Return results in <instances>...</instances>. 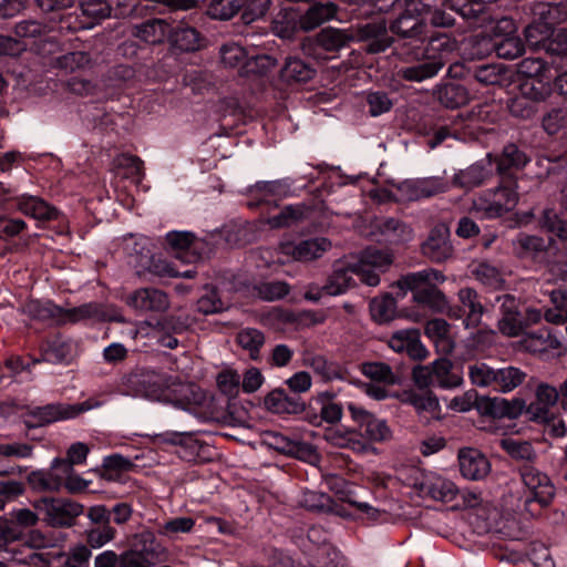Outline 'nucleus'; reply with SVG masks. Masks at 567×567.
<instances>
[{
    "label": "nucleus",
    "instance_id": "37998d69",
    "mask_svg": "<svg viewBox=\"0 0 567 567\" xmlns=\"http://www.w3.org/2000/svg\"><path fill=\"white\" fill-rule=\"evenodd\" d=\"M173 45L185 52L195 51L200 48V35L195 28L176 27L171 34Z\"/></svg>",
    "mask_w": 567,
    "mask_h": 567
},
{
    "label": "nucleus",
    "instance_id": "49530a36",
    "mask_svg": "<svg viewBox=\"0 0 567 567\" xmlns=\"http://www.w3.org/2000/svg\"><path fill=\"white\" fill-rule=\"evenodd\" d=\"M495 370L485 362H474L468 364L467 374L471 383L477 388H489L494 390Z\"/></svg>",
    "mask_w": 567,
    "mask_h": 567
},
{
    "label": "nucleus",
    "instance_id": "aec40b11",
    "mask_svg": "<svg viewBox=\"0 0 567 567\" xmlns=\"http://www.w3.org/2000/svg\"><path fill=\"white\" fill-rule=\"evenodd\" d=\"M458 465L461 474L471 481L485 478L491 472V463L477 449L464 447L458 451Z\"/></svg>",
    "mask_w": 567,
    "mask_h": 567
},
{
    "label": "nucleus",
    "instance_id": "4be33fe9",
    "mask_svg": "<svg viewBox=\"0 0 567 567\" xmlns=\"http://www.w3.org/2000/svg\"><path fill=\"white\" fill-rule=\"evenodd\" d=\"M358 38L368 41L367 51L370 53L383 52L392 43L384 21H373L359 27Z\"/></svg>",
    "mask_w": 567,
    "mask_h": 567
},
{
    "label": "nucleus",
    "instance_id": "f704fd0d",
    "mask_svg": "<svg viewBox=\"0 0 567 567\" xmlns=\"http://www.w3.org/2000/svg\"><path fill=\"white\" fill-rule=\"evenodd\" d=\"M130 550L138 551V555L148 560L159 558L164 554V547L157 542L155 534L144 528L133 536L132 548Z\"/></svg>",
    "mask_w": 567,
    "mask_h": 567
},
{
    "label": "nucleus",
    "instance_id": "cd10ccee",
    "mask_svg": "<svg viewBox=\"0 0 567 567\" xmlns=\"http://www.w3.org/2000/svg\"><path fill=\"white\" fill-rule=\"evenodd\" d=\"M460 310L465 315L464 324L466 328H474L481 323L484 307L477 292L472 288H462L458 293Z\"/></svg>",
    "mask_w": 567,
    "mask_h": 567
},
{
    "label": "nucleus",
    "instance_id": "6ab92c4d",
    "mask_svg": "<svg viewBox=\"0 0 567 567\" xmlns=\"http://www.w3.org/2000/svg\"><path fill=\"white\" fill-rule=\"evenodd\" d=\"M388 344L395 352H406L413 360L422 361L429 357V351L422 343L417 329L395 331L390 337Z\"/></svg>",
    "mask_w": 567,
    "mask_h": 567
},
{
    "label": "nucleus",
    "instance_id": "b1692460",
    "mask_svg": "<svg viewBox=\"0 0 567 567\" xmlns=\"http://www.w3.org/2000/svg\"><path fill=\"white\" fill-rule=\"evenodd\" d=\"M338 7L333 2H318L300 14V30L308 32L336 18Z\"/></svg>",
    "mask_w": 567,
    "mask_h": 567
},
{
    "label": "nucleus",
    "instance_id": "f257e3e1",
    "mask_svg": "<svg viewBox=\"0 0 567 567\" xmlns=\"http://www.w3.org/2000/svg\"><path fill=\"white\" fill-rule=\"evenodd\" d=\"M455 50V41L445 34L432 38L424 49V61L415 65L405 66L398 71V75L405 81L422 82L434 78L445 65L449 55Z\"/></svg>",
    "mask_w": 567,
    "mask_h": 567
},
{
    "label": "nucleus",
    "instance_id": "e433bc0d",
    "mask_svg": "<svg viewBox=\"0 0 567 567\" xmlns=\"http://www.w3.org/2000/svg\"><path fill=\"white\" fill-rule=\"evenodd\" d=\"M536 399L537 404H530L528 411L537 419H546L548 408L555 405L560 399V390L558 391L551 385L542 383L537 386Z\"/></svg>",
    "mask_w": 567,
    "mask_h": 567
},
{
    "label": "nucleus",
    "instance_id": "8fccbe9b",
    "mask_svg": "<svg viewBox=\"0 0 567 567\" xmlns=\"http://www.w3.org/2000/svg\"><path fill=\"white\" fill-rule=\"evenodd\" d=\"M549 81L550 78L526 79L520 84L522 96L526 97L532 103L546 100L551 92Z\"/></svg>",
    "mask_w": 567,
    "mask_h": 567
},
{
    "label": "nucleus",
    "instance_id": "a19ab883",
    "mask_svg": "<svg viewBox=\"0 0 567 567\" xmlns=\"http://www.w3.org/2000/svg\"><path fill=\"white\" fill-rule=\"evenodd\" d=\"M354 37L347 30L326 28L317 35L318 44L326 51H338L347 47Z\"/></svg>",
    "mask_w": 567,
    "mask_h": 567
},
{
    "label": "nucleus",
    "instance_id": "20e7f679",
    "mask_svg": "<svg viewBox=\"0 0 567 567\" xmlns=\"http://www.w3.org/2000/svg\"><path fill=\"white\" fill-rule=\"evenodd\" d=\"M332 248V243L327 237H311L299 240H282L277 247L280 255L278 261L311 262L320 259Z\"/></svg>",
    "mask_w": 567,
    "mask_h": 567
},
{
    "label": "nucleus",
    "instance_id": "c9c22d12",
    "mask_svg": "<svg viewBox=\"0 0 567 567\" xmlns=\"http://www.w3.org/2000/svg\"><path fill=\"white\" fill-rule=\"evenodd\" d=\"M434 381L442 389H453L463 384L461 373L453 370V363L446 358H440L433 361Z\"/></svg>",
    "mask_w": 567,
    "mask_h": 567
},
{
    "label": "nucleus",
    "instance_id": "dca6fc26",
    "mask_svg": "<svg viewBox=\"0 0 567 567\" xmlns=\"http://www.w3.org/2000/svg\"><path fill=\"white\" fill-rule=\"evenodd\" d=\"M421 251L433 262H443L451 258L454 250L450 240L449 227L444 224L434 226L422 243Z\"/></svg>",
    "mask_w": 567,
    "mask_h": 567
},
{
    "label": "nucleus",
    "instance_id": "7ed1b4c3",
    "mask_svg": "<svg viewBox=\"0 0 567 567\" xmlns=\"http://www.w3.org/2000/svg\"><path fill=\"white\" fill-rule=\"evenodd\" d=\"M394 256L390 250L369 248L350 261V270L360 281L369 287L380 284V274L385 272L393 264Z\"/></svg>",
    "mask_w": 567,
    "mask_h": 567
},
{
    "label": "nucleus",
    "instance_id": "864d4df0",
    "mask_svg": "<svg viewBox=\"0 0 567 567\" xmlns=\"http://www.w3.org/2000/svg\"><path fill=\"white\" fill-rule=\"evenodd\" d=\"M165 23L162 20H148L135 27V37L146 43H159L165 38Z\"/></svg>",
    "mask_w": 567,
    "mask_h": 567
},
{
    "label": "nucleus",
    "instance_id": "603ef678",
    "mask_svg": "<svg viewBox=\"0 0 567 567\" xmlns=\"http://www.w3.org/2000/svg\"><path fill=\"white\" fill-rule=\"evenodd\" d=\"M515 251L520 257H532L546 249V243L543 238L520 233L513 241Z\"/></svg>",
    "mask_w": 567,
    "mask_h": 567
},
{
    "label": "nucleus",
    "instance_id": "052dcab7",
    "mask_svg": "<svg viewBox=\"0 0 567 567\" xmlns=\"http://www.w3.org/2000/svg\"><path fill=\"white\" fill-rule=\"evenodd\" d=\"M220 61L227 68H236L244 63L247 64L248 53L245 48L236 42L224 44L220 50Z\"/></svg>",
    "mask_w": 567,
    "mask_h": 567
},
{
    "label": "nucleus",
    "instance_id": "69168bd1",
    "mask_svg": "<svg viewBox=\"0 0 567 567\" xmlns=\"http://www.w3.org/2000/svg\"><path fill=\"white\" fill-rule=\"evenodd\" d=\"M13 560L25 567H50L52 563L50 554L24 547L13 556Z\"/></svg>",
    "mask_w": 567,
    "mask_h": 567
},
{
    "label": "nucleus",
    "instance_id": "423d86ee",
    "mask_svg": "<svg viewBox=\"0 0 567 567\" xmlns=\"http://www.w3.org/2000/svg\"><path fill=\"white\" fill-rule=\"evenodd\" d=\"M516 188V183L512 182L508 186L502 185L483 192L473 200V210L481 213L486 218L502 216L516 207L518 203Z\"/></svg>",
    "mask_w": 567,
    "mask_h": 567
},
{
    "label": "nucleus",
    "instance_id": "4c0bfd02",
    "mask_svg": "<svg viewBox=\"0 0 567 567\" xmlns=\"http://www.w3.org/2000/svg\"><path fill=\"white\" fill-rule=\"evenodd\" d=\"M526 409V403L523 399L507 400L504 398H493L487 401L486 412L495 416H507L511 419L518 417Z\"/></svg>",
    "mask_w": 567,
    "mask_h": 567
},
{
    "label": "nucleus",
    "instance_id": "f8f14e48",
    "mask_svg": "<svg viewBox=\"0 0 567 567\" xmlns=\"http://www.w3.org/2000/svg\"><path fill=\"white\" fill-rule=\"evenodd\" d=\"M451 184L439 176L414 178L398 185L399 196L403 200L413 202L429 198L450 189Z\"/></svg>",
    "mask_w": 567,
    "mask_h": 567
},
{
    "label": "nucleus",
    "instance_id": "6e6d98bb",
    "mask_svg": "<svg viewBox=\"0 0 567 567\" xmlns=\"http://www.w3.org/2000/svg\"><path fill=\"white\" fill-rule=\"evenodd\" d=\"M245 0H210L208 4V14L213 19L229 20L244 6Z\"/></svg>",
    "mask_w": 567,
    "mask_h": 567
},
{
    "label": "nucleus",
    "instance_id": "bf43d9fd",
    "mask_svg": "<svg viewBox=\"0 0 567 567\" xmlns=\"http://www.w3.org/2000/svg\"><path fill=\"white\" fill-rule=\"evenodd\" d=\"M361 372L373 381L388 384H394L396 382V377L392 368L384 362H365L361 365Z\"/></svg>",
    "mask_w": 567,
    "mask_h": 567
},
{
    "label": "nucleus",
    "instance_id": "c85d7f7f",
    "mask_svg": "<svg viewBox=\"0 0 567 567\" xmlns=\"http://www.w3.org/2000/svg\"><path fill=\"white\" fill-rule=\"evenodd\" d=\"M424 333L436 346L437 350L444 354H450L455 348V342L450 333V324L441 318L429 320L424 328Z\"/></svg>",
    "mask_w": 567,
    "mask_h": 567
},
{
    "label": "nucleus",
    "instance_id": "de8ad7c7",
    "mask_svg": "<svg viewBox=\"0 0 567 567\" xmlns=\"http://www.w3.org/2000/svg\"><path fill=\"white\" fill-rule=\"evenodd\" d=\"M435 285L436 284H430L427 287H424V289L413 293V300L434 311L441 312L447 307V300Z\"/></svg>",
    "mask_w": 567,
    "mask_h": 567
},
{
    "label": "nucleus",
    "instance_id": "338daca9",
    "mask_svg": "<svg viewBox=\"0 0 567 567\" xmlns=\"http://www.w3.org/2000/svg\"><path fill=\"white\" fill-rule=\"evenodd\" d=\"M370 310L375 320L380 322L389 321L395 313V300L389 295L374 298L370 303Z\"/></svg>",
    "mask_w": 567,
    "mask_h": 567
},
{
    "label": "nucleus",
    "instance_id": "6e6552de",
    "mask_svg": "<svg viewBox=\"0 0 567 567\" xmlns=\"http://www.w3.org/2000/svg\"><path fill=\"white\" fill-rule=\"evenodd\" d=\"M35 508L44 522L52 527H71L83 513V505L64 498L43 497L35 502Z\"/></svg>",
    "mask_w": 567,
    "mask_h": 567
},
{
    "label": "nucleus",
    "instance_id": "a211bd4d",
    "mask_svg": "<svg viewBox=\"0 0 567 567\" xmlns=\"http://www.w3.org/2000/svg\"><path fill=\"white\" fill-rule=\"evenodd\" d=\"M126 303L141 312H164L169 308L168 296L156 288H140L126 297Z\"/></svg>",
    "mask_w": 567,
    "mask_h": 567
},
{
    "label": "nucleus",
    "instance_id": "f3484780",
    "mask_svg": "<svg viewBox=\"0 0 567 567\" xmlns=\"http://www.w3.org/2000/svg\"><path fill=\"white\" fill-rule=\"evenodd\" d=\"M396 398L401 403L413 406L417 415L426 422L440 419L441 405L437 396L431 391L409 389L399 393Z\"/></svg>",
    "mask_w": 567,
    "mask_h": 567
},
{
    "label": "nucleus",
    "instance_id": "412c9836",
    "mask_svg": "<svg viewBox=\"0 0 567 567\" xmlns=\"http://www.w3.org/2000/svg\"><path fill=\"white\" fill-rule=\"evenodd\" d=\"M19 212L39 221L58 218L59 212L39 196L22 194L14 198Z\"/></svg>",
    "mask_w": 567,
    "mask_h": 567
},
{
    "label": "nucleus",
    "instance_id": "4d7b16f0",
    "mask_svg": "<svg viewBox=\"0 0 567 567\" xmlns=\"http://www.w3.org/2000/svg\"><path fill=\"white\" fill-rule=\"evenodd\" d=\"M237 342L243 349L249 351L252 359H257L259 349L265 343V337L258 329L246 328L238 332Z\"/></svg>",
    "mask_w": 567,
    "mask_h": 567
},
{
    "label": "nucleus",
    "instance_id": "79ce46f5",
    "mask_svg": "<svg viewBox=\"0 0 567 567\" xmlns=\"http://www.w3.org/2000/svg\"><path fill=\"white\" fill-rule=\"evenodd\" d=\"M499 445L512 458L526 462V464H532L537 457L533 445L527 441L505 437L499 441Z\"/></svg>",
    "mask_w": 567,
    "mask_h": 567
},
{
    "label": "nucleus",
    "instance_id": "a878e982",
    "mask_svg": "<svg viewBox=\"0 0 567 567\" xmlns=\"http://www.w3.org/2000/svg\"><path fill=\"white\" fill-rule=\"evenodd\" d=\"M167 244L176 250L178 258H185L188 252H194L193 258H187L188 261H195L200 258V255H195L200 250L205 243L202 239L195 237L190 231H169L166 234Z\"/></svg>",
    "mask_w": 567,
    "mask_h": 567
},
{
    "label": "nucleus",
    "instance_id": "4468645a",
    "mask_svg": "<svg viewBox=\"0 0 567 567\" xmlns=\"http://www.w3.org/2000/svg\"><path fill=\"white\" fill-rule=\"evenodd\" d=\"M375 234L390 246H408L415 238L412 225L398 217H383L374 224Z\"/></svg>",
    "mask_w": 567,
    "mask_h": 567
},
{
    "label": "nucleus",
    "instance_id": "473e14b6",
    "mask_svg": "<svg viewBox=\"0 0 567 567\" xmlns=\"http://www.w3.org/2000/svg\"><path fill=\"white\" fill-rule=\"evenodd\" d=\"M522 346L532 353H542L560 348V341L549 329L544 328L537 332L526 333L522 339Z\"/></svg>",
    "mask_w": 567,
    "mask_h": 567
},
{
    "label": "nucleus",
    "instance_id": "1a4fd4ad",
    "mask_svg": "<svg viewBox=\"0 0 567 567\" xmlns=\"http://www.w3.org/2000/svg\"><path fill=\"white\" fill-rule=\"evenodd\" d=\"M519 474L527 489L525 503L537 502L546 506L551 502L555 496V487L547 474L532 464L522 465L519 467Z\"/></svg>",
    "mask_w": 567,
    "mask_h": 567
},
{
    "label": "nucleus",
    "instance_id": "0eeeda50",
    "mask_svg": "<svg viewBox=\"0 0 567 567\" xmlns=\"http://www.w3.org/2000/svg\"><path fill=\"white\" fill-rule=\"evenodd\" d=\"M80 9L81 18L73 13L63 14L54 29L60 32L91 29L111 14V7L105 0H81Z\"/></svg>",
    "mask_w": 567,
    "mask_h": 567
},
{
    "label": "nucleus",
    "instance_id": "bb28decb",
    "mask_svg": "<svg viewBox=\"0 0 567 567\" xmlns=\"http://www.w3.org/2000/svg\"><path fill=\"white\" fill-rule=\"evenodd\" d=\"M265 406L277 414H298L305 410V404L296 396H289L285 390L275 389L265 396Z\"/></svg>",
    "mask_w": 567,
    "mask_h": 567
},
{
    "label": "nucleus",
    "instance_id": "5701e85b",
    "mask_svg": "<svg viewBox=\"0 0 567 567\" xmlns=\"http://www.w3.org/2000/svg\"><path fill=\"white\" fill-rule=\"evenodd\" d=\"M424 20L425 18L417 11H410L406 2L404 12L396 18L390 29L401 38L421 40L425 29Z\"/></svg>",
    "mask_w": 567,
    "mask_h": 567
},
{
    "label": "nucleus",
    "instance_id": "0e129e2a",
    "mask_svg": "<svg viewBox=\"0 0 567 567\" xmlns=\"http://www.w3.org/2000/svg\"><path fill=\"white\" fill-rule=\"evenodd\" d=\"M473 275L483 285L494 289L501 288L504 282L498 268L486 261L480 262L473 270Z\"/></svg>",
    "mask_w": 567,
    "mask_h": 567
},
{
    "label": "nucleus",
    "instance_id": "39448f33",
    "mask_svg": "<svg viewBox=\"0 0 567 567\" xmlns=\"http://www.w3.org/2000/svg\"><path fill=\"white\" fill-rule=\"evenodd\" d=\"M102 403L95 399H87L81 403H53L32 409L25 423L28 426H43L53 422L74 419L83 412L97 409Z\"/></svg>",
    "mask_w": 567,
    "mask_h": 567
},
{
    "label": "nucleus",
    "instance_id": "ddd939ff",
    "mask_svg": "<svg viewBox=\"0 0 567 567\" xmlns=\"http://www.w3.org/2000/svg\"><path fill=\"white\" fill-rule=\"evenodd\" d=\"M357 285L352 271L350 270L349 260H338L333 265L332 272L327 279L326 285L320 291L313 293L307 291L305 293L306 299L311 301H318L322 295L327 296H339L347 292L350 288Z\"/></svg>",
    "mask_w": 567,
    "mask_h": 567
},
{
    "label": "nucleus",
    "instance_id": "9b49d317",
    "mask_svg": "<svg viewBox=\"0 0 567 567\" xmlns=\"http://www.w3.org/2000/svg\"><path fill=\"white\" fill-rule=\"evenodd\" d=\"M347 409L365 440L383 442L391 439L392 432L385 420L375 417L371 412L354 402H349Z\"/></svg>",
    "mask_w": 567,
    "mask_h": 567
},
{
    "label": "nucleus",
    "instance_id": "a18cd8bd",
    "mask_svg": "<svg viewBox=\"0 0 567 567\" xmlns=\"http://www.w3.org/2000/svg\"><path fill=\"white\" fill-rule=\"evenodd\" d=\"M451 8L464 19L472 21L474 25H481L485 21V6L477 0H452Z\"/></svg>",
    "mask_w": 567,
    "mask_h": 567
},
{
    "label": "nucleus",
    "instance_id": "393cba45",
    "mask_svg": "<svg viewBox=\"0 0 567 567\" xmlns=\"http://www.w3.org/2000/svg\"><path fill=\"white\" fill-rule=\"evenodd\" d=\"M445 279V276L440 270L425 268L420 271L409 272L402 276L398 280L396 286L402 290H410L413 293H416L430 284H442Z\"/></svg>",
    "mask_w": 567,
    "mask_h": 567
},
{
    "label": "nucleus",
    "instance_id": "3c124183",
    "mask_svg": "<svg viewBox=\"0 0 567 567\" xmlns=\"http://www.w3.org/2000/svg\"><path fill=\"white\" fill-rule=\"evenodd\" d=\"M86 546L90 549H99L113 542L116 537V529L111 524L104 526L89 527L84 532Z\"/></svg>",
    "mask_w": 567,
    "mask_h": 567
},
{
    "label": "nucleus",
    "instance_id": "72a5a7b5",
    "mask_svg": "<svg viewBox=\"0 0 567 567\" xmlns=\"http://www.w3.org/2000/svg\"><path fill=\"white\" fill-rule=\"evenodd\" d=\"M488 176V171L483 163H475L464 169L457 171L452 179V186L471 190L480 186Z\"/></svg>",
    "mask_w": 567,
    "mask_h": 567
},
{
    "label": "nucleus",
    "instance_id": "7c9ffc66",
    "mask_svg": "<svg viewBox=\"0 0 567 567\" xmlns=\"http://www.w3.org/2000/svg\"><path fill=\"white\" fill-rule=\"evenodd\" d=\"M73 357V344L70 339L58 336L47 342L42 351V360L49 363H69Z\"/></svg>",
    "mask_w": 567,
    "mask_h": 567
},
{
    "label": "nucleus",
    "instance_id": "e2e57ef3",
    "mask_svg": "<svg viewBox=\"0 0 567 567\" xmlns=\"http://www.w3.org/2000/svg\"><path fill=\"white\" fill-rule=\"evenodd\" d=\"M494 49L499 58L508 60L516 59L524 53V44L516 33L496 41Z\"/></svg>",
    "mask_w": 567,
    "mask_h": 567
},
{
    "label": "nucleus",
    "instance_id": "5fc2aeb1",
    "mask_svg": "<svg viewBox=\"0 0 567 567\" xmlns=\"http://www.w3.org/2000/svg\"><path fill=\"white\" fill-rule=\"evenodd\" d=\"M474 78L484 85H499L506 79L503 64H483L474 70Z\"/></svg>",
    "mask_w": 567,
    "mask_h": 567
},
{
    "label": "nucleus",
    "instance_id": "774afa93",
    "mask_svg": "<svg viewBox=\"0 0 567 567\" xmlns=\"http://www.w3.org/2000/svg\"><path fill=\"white\" fill-rule=\"evenodd\" d=\"M91 549L82 544L71 546L65 554V560L62 567H90Z\"/></svg>",
    "mask_w": 567,
    "mask_h": 567
},
{
    "label": "nucleus",
    "instance_id": "ea45409f",
    "mask_svg": "<svg viewBox=\"0 0 567 567\" xmlns=\"http://www.w3.org/2000/svg\"><path fill=\"white\" fill-rule=\"evenodd\" d=\"M495 162L498 173L505 174L511 168H523L529 162V158L517 145L507 144L504 146L502 154L495 157Z\"/></svg>",
    "mask_w": 567,
    "mask_h": 567
},
{
    "label": "nucleus",
    "instance_id": "f03ea898",
    "mask_svg": "<svg viewBox=\"0 0 567 567\" xmlns=\"http://www.w3.org/2000/svg\"><path fill=\"white\" fill-rule=\"evenodd\" d=\"M174 385L176 380L173 377L145 368L136 369L122 378L125 394L151 400H168V391Z\"/></svg>",
    "mask_w": 567,
    "mask_h": 567
},
{
    "label": "nucleus",
    "instance_id": "13d9d810",
    "mask_svg": "<svg viewBox=\"0 0 567 567\" xmlns=\"http://www.w3.org/2000/svg\"><path fill=\"white\" fill-rule=\"evenodd\" d=\"M33 456V445L24 442L0 443V463L3 461L28 460Z\"/></svg>",
    "mask_w": 567,
    "mask_h": 567
},
{
    "label": "nucleus",
    "instance_id": "2eb2a0df",
    "mask_svg": "<svg viewBox=\"0 0 567 567\" xmlns=\"http://www.w3.org/2000/svg\"><path fill=\"white\" fill-rule=\"evenodd\" d=\"M414 472L420 474V477H416L413 483L414 487H416L420 493L427 495L435 501L445 503L452 502L456 497L458 489L451 480L433 472Z\"/></svg>",
    "mask_w": 567,
    "mask_h": 567
},
{
    "label": "nucleus",
    "instance_id": "c756f323",
    "mask_svg": "<svg viewBox=\"0 0 567 567\" xmlns=\"http://www.w3.org/2000/svg\"><path fill=\"white\" fill-rule=\"evenodd\" d=\"M527 378L526 371L515 365L496 368L494 391L509 393L522 385Z\"/></svg>",
    "mask_w": 567,
    "mask_h": 567
},
{
    "label": "nucleus",
    "instance_id": "c03bdc74",
    "mask_svg": "<svg viewBox=\"0 0 567 567\" xmlns=\"http://www.w3.org/2000/svg\"><path fill=\"white\" fill-rule=\"evenodd\" d=\"M313 69L298 58H288L281 70V76L286 81L307 82L312 79Z\"/></svg>",
    "mask_w": 567,
    "mask_h": 567
},
{
    "label": "nucleus",
    "instance_id": "680f3d73",
    "mask_svg": "<svg viewBox=\"0 0 567 567\" xmlns=\"http://www.w3.org/2000/svg\"><path fill=\"white\" fill-rule=\"evenodd\" d=\"M195 526V519L188 516H181L168 519L159 525L158 533L168 538H175L179 534L190 533Z\"/></svg>",
    "mask_w": 567,
    "mask_h": 567
},
{
    "label": "nucleus",
    "instance_id": "9d476101",
    "mask_svg": "<svg viewBox=\"0 0 567 567\" xmlns=\"http://www.w3.org/2000/svg\"><path fill=\"white\" fill-rule=\"evenodd\" d=\"M558 12L557 7L548 3H540L536 8L535 14L538 17L525 28L526 42L532 48H545L553 37L555 16Z\"/></svg>",
    "mask_w": 567,
    "mask_h": 567
},
{
    "label": "nucleus",
    "instance_id": "09e8293b",
    "mask_svg": "<svg viewBox=\"0 0 567 567\" xmlns=\"http://www.w3.org/2000/svg\"><path fill=\"white\" fill-rule=\"evenodd\" d=\"M28 483L35 492H59L61 489L60 477L53 475L50 468L31 472Z\"/></svg>",
    "mask_w": 567,
    "mask_h": 567
},
{
    "label": "nucleus",
    "instance_id": "58836bf2",
    "mask_svg": "<svg viewBox=\"0 0 567 567\" xmlns=\"http://www.w3.org/2000/svg\"><path fill=\"white\" fill-rule=\"evenodd\" d=\"M299 17L295 10H281L272 21L274 33L281 39H291L300 30Z\"/></svg>",
    "mask_w": 567,
    "mask_h": 567
},
{
    "label": "nucleus",
    "instance_id": "2f4dec72",
    "mask_svg": "<svg viewBox=\"0 0 567 567\" xmlns=\"http://www.w3.org/2000/svg\"><path fill=\"white\" fill-rule=\"evenodd\" d=\"M435 95L440 103L449 109L464 106L471 100L468 90L458 83L439 85L435 90Z\"/></svg>",
    "mask_w": 567,
    "mask_h": 567
}]
</instances>
